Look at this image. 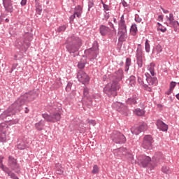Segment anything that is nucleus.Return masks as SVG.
Here are the masks:
<instances>
[{"label":"nucleus","instance_id":"cd10ccee","mask_svg":"<svg viewBox=\"0 0 179 179\" xmlns=\"http://www.w3.org/2000/svg\"><path fill=\"white\" fill-rule=\"evenodd\" d=\"M163 51V48L160 44H157L152 50V54L155 55H159L160 52Z\"/></svg>","mask_w":179,"mask_h":179},{"label":"nucleus","instance_id":"c03bdc74","mask_svg":"<svg viewBox=\"0 0 179 179\" xmlns=\"http://www.w3.org/2000/svg\"><path fill=\"white\" fill-rule=\"evenodd\" d=\"M162 170V173H164L165 174H170V173H171V171H170L167 166H163Z\"/></svg>","mask_w":179,"mask_h":179},{"label":"nucleus","instance_id":"f3484780","mask_svg":"<svg viewBox=\"0 0 179 179\" xmlns=\"http://www.w3.org/2000/svg\"><path fill=\"white\" fill-rule=\"evenodd\" d=\"M145 79L149 86H153L157 83V78L150 76L148 73H145Z\"/></svg>","mask_w":179,"mask_h":179},{"label":"nucleus","instance_id":"13d9d810","mask_svg":"<svg viewBox=\"0 0 179 179\" xmlns=\"http://www.w3.org/2000/svg\"><path fill=\"white\" fill-rule=\"evenodd\" d=\"M88 124H90V125H93L94 127V125H96V121L93 120H90L88 121Z\"/></svg>","mask_w":179,"mask_h":179},{"label":"nucleus","instance_id":"0e129e2a","mask_svg":"<svg viewBox=\"0 0 179 179\" xmlns=\"http://www.w3.org/2000/svg\"><path fill=\"white\" fill-rule=\"evenodd\" d=\"M172 92H173V90H171V88H169V90L166 92V94H167L168 96H170V94H171Z\"/></svg>","mask_w":179,"mask_h":179},{"label":"nucleus","instance_id":"7c9ffc66","mask_svg":"<svg viewBox=\"0 0 179 179\" xmlns=\"http://www.w3.org/2000/svg\"><path fill=\"white\" fill-rule=\"evenodd\" d=\"M155 66H156V64H155V63L152 62L147 67L148 71H149V72L151 73L152 76H155Z\"/></svg>","mask_w":179,"mask_h":179},{"label":"nucleus","instance_id":"3c124183","mask_svg":"<svg viewBox=\"0 0 179 179\" xmlns=\"http://www.w3.org/2000/svg\"><path fill=\"white\" fill-rule=\"evenodd\" d=\"M72 89V83H68L66 87V92H70Z\"/></svg>","mask_w":179,"mask_h":179},{"label":"nucleus","instance_id":"9d476101","mask_svg":"<svg viewBox=\"0 0 179 179\" xmlns=\"http://www.w3.org/2000/svg\"><path fill=\"white\" fill-rule=\"evenodd\" d=\"M77 78L79 82L83 83V85H85V83H87L89 80H90L89 76H87V74L83 71H79L78 72Z\"/></svg>","mask_w":179,"mask_h":179},{"label":"nucleus","instance_id":"4d7b16f0","mask_svg":"<svg viewBox=\"0 0 179 179\" xmlns=\"http://www.w3.org/2000/svg\"><path fill=\"white\" fill-rule=\"evenodd\" d=\"M8 176L9 177H10V178L14 179L15 178L16 174H15L14 173H13L12 171L10 173H8Z\"/></svg>","mask_w":179,"mask_h":179},{"label":"nucleus","instance_id":"09e8293b","mask_svg":"<svg viewBox=\"0 0 179 179\" xmlns=\"http://www.w3.org/2000/svg\"><path fill=\"white\" fill-rule=\"evenodd\" d=\"M138 83H139V85H145V77L143 76H138Z\"/></svg>","mask_w":179,"mask_h":179},{"label":"nucleus","instance_id":"473e14b6","mask_svg":"<svg viewBox=\"0 0 179 179\" xmlns=\"http://www.w3.org/2000/svg\"><path fill=\"white\" fill-rule=\"evenodd\" d=\"M131 63H132V60L131 59V58L127 57L125 62V68H124L125 72H128L129 71V66H131Z\"/></svg>","mask_w":179,"mask_h":179},{"label":"nucleus","instance_id":"864d4df0","mask_svg":"<svg viewBox=\"0 0 179 179\" xmlns=\"http://www.w3.org/2000/svg\"><path fill=\"white\" fill-rule=\"evenodd\" d=\"M176 85H177V83H176L174 81L171 82L169 89H171V90H173V89H174V87H176Z\"/></svg>","mask_w":179,"mask_h":179},{"label":"nucleus","instance_id":"c9c22d12","mask_svg":"<svg viewBox=\"0 0 179 179\" xmlns=\"http://www.w3.org/2000/svg\"><path fill=\"white\" fill-rule=\"evenodd\" d=\"M136 84V78H135V76H131L129 78V85L130 86H131V87H134V86H135V85Z\"/></svg>","mask_w":179,"mask_h":179},{"label":"nucleus","instance_id":"423d86ee","mask_svg":"<svg viewBox=\"0 0 179 179\" xmlns=\"http://www.w3.org/2000/svg\"><path fill=\"white\" fill-rule=\"evenodd\" d=\"M110 139L115 143L122 144L127 142V138L124 134L118 131H114L110 134Z\"/></svg>","mask_w":179,"mask_h":179},{"label":"nucleus","instance_id":"1a4fd4ad","mask_svg":"<svg viewBox=\"0 0 179 179\" xmlns=\"http://www.w3.org/2000/svg\"><path fill=\"white\" fill-rule=\"evenodd\" d=\"M150 162H152V159L149 156L141 155L137 158V164L140 167H147Z\"/></svg>","mask_w":179,"mask_h":179},{"label":"nucleus","instance_id":"8fccbe9b","mask_svg":"<svg viewBox=\"0 0 179 179\" xmlns=\"http://www.w3.org/2000/svg\"><path fill=\"white\" fill-rule=\"evenodd\" d=\"M66 30V25H62L59 28H57V31L61 33V31H65Z\"/></svg>","mask_w":179,"mask_h":179},{"label":"nucleus","instance_id":"5fc2aeb1","mask_svg":"<svg viewBox=\"0 0 179 179\" xmlns=\"http://www.w3.org/2000/svg\"><path fill=\"white\" fill-rule=\"evenodd\" d=\"M135 22H136L137 23H141V22H142V18H141L138 15H136Z\"/></svg>","mask_w":179,"mask_h":179},{"label":"nucleus","instance_id":"c85d7f7f","mask_svg":"<svg viewBox=\"0 0 179 179\" xmlns=\"http://www.w3.org/2000/svg\"><path fill=\"white\" fill-rule=\"evenodd\" d=\"M83 12V8H82V6H77L75 8L74 13H75V15H76L77 17H80L82 16Z\"/></svg>","mask_w":179,"mask_h":179},{"label":"nucleus","instance_id":"4c0bfd02","mask_svg":"<svg viewBox=\"0 0 179 179\" xmlns=\"http://www.w3.org/2000/svg\"><path fill=\"white\" fill-rule=\"evenodd\" d=\"M145 50L146 52H150V44L149 43V40L148 39H146L145 43Z\"/></svg>","mask_w":179,"mask_h":179},{"label":"nucleus","instance_id":"c756f323","mask_svg":"<svg viewBox=\"0 0 179 179\" xmlns=\"http://www.w3.org/2000/svg\"><path fill=\"white\" fill-rule=\"evenodd\" d=\"M145 113L146 110H145L144 108L141 109L139 108H137L134 110V114H136V115H138V117H142L145 115Z\"/></svg>","mask_w":179,"mask_h":179},{"label":"nucleus","instance_id":"052dcab7","mask_svg":"<svg viewBox=\"0 0 179 179\" xmlns=\"http://www.w3.org/2000/svg\"><path fill=\"white\" fill-rule=\"evenodd\" d=\"M122 6H124V8L128 7V3H127V1H125V0H122Z\"/></svg>","mask_w":179,"mask_h":179},{"label":"nucleus","instance_id":"ddd939ff","mask_svg":"<svg viewBox=\"0 0 179 179\" xmlns=\"http://www.w3.org/2000/svg\"><path fill=\"white\" fill-rule=\"evenodd\" d=\"M8 166L13 171L19 170V164H17V160L12 156L8 157Z\"/></svg>","mask_w":179,"mask_h":179},{"label":"nucleus","instance_id":"a18cd8bd","mask_svg":"<svg viewBox=\"0 0 179 179\" xmlns=\"http://www.w3.org/2000/svg\"><path fill=\"white\" fill-rule=\"evenodd\" d=\"M101 3L103 5L104 12H108L110 10V6L104 3V1L101 2Z\"/></svg>","mask_w":179,"mask_h":179},{"label":"nucleus","instance_id":"6e6d98bb","mask_svg":"<svg viewBox=\"0 0 179 179\" xmlns=\"http://www.w3.org/2000/svg\"><path fill=\"white\" fill-rule=\"evenodd\" d=\"M5 159V157L0 155V167L3 165V159Z\"/></svg>","mask_w":179,"mask_h":179},{"label":"nucleus","instance_id":"a878e982","mask_svg":"<svg viewBox=\"0 0 179 179\" xmlns=\"http://www.w3.org/2000/svg\"><path fill=\"white\" fill-rule=\"evenodd\" d=\"M118 30H127V24H125V18L124 17V15H122L120 17Z\"/></svg>","mask_w":179,"mask_h":179},{"label":"nucleus","instance_id":"412c9836","mask_svg":"<svg viewBox=\"0 0 179 179\" xmlns=\"http://www.w3.org/2000/svg\"><path fill=\"white\" fill-rule=\"evenodd\" d=\"M156 125L158 129H159V131H162L163 132H166L169 130V126L162 120H157Z\"/></svg>","mask_w":179,"mask_h":179},{"label":"nucleus","instance_id":"79ce46f5","mask_svg":"<svg viewBox=\"0 0 179 179\" xmlns=\"http://www.w3.org/2000/svg\"><path fill=\"white\" fill-rule=\"evenodd\" d=\"M108 19H110V13L107 11H104L103 17L102 18V20L107 21Z\"/></svg>","mask_w":179,"mask_h":179},{"label":"nucleus","instance_id":"58836bf2","mask_svg":"<svg viewBox=\"0 0 179 179\" xmlns=\"http://www.w3.org/2000/svg\"><path fill=\"white\" fill-rule=\"evenodd\" d=\"M100 172V168H99V166L97 165H94L93 166V169L92 171V174H99V173Z\"/></svg>","mask_w":179,"mask_h":179},{"label":"nucleus","instance_id":"4468645a","mask_svg":"<svg viewBox=\"0 0 179 179\" xmlns=\"http://www.w3.org/2000/svg\"><path fill=\"white\" fill-rule=\"evenodd\" d=\"M12 0H2L3 6L6 12L12 13L13 12V3Z\"/></svg>","mask_w":179,"mask_h":179},{"label":"nucleus","instance_id":"f8f14e48","mask_svg":"<svg viewBox=\"0 0 179 179\" xmlns=\"http://www.w3.org/2000/svg\"><path fill=\"white\" fill-rule=\"evenodd\" d=\"M146 129H148V125H146L145 123H143L139 127H132L131 129V132L133 134V135H139L141 132H144V131H146Z\"/></svg>","mask_w":179,"mask_h":179},{"label":"nucleus","instance_id":"6ab92c4d","mask_svg":"<svg viewBox=\"0 0 179 179\" xmlns=\"http://www.w3.org/2000/svg\"><path fill=\"white\" fill-rule=\"evenodd\" d=\"M122 78H124V71L122 69H119L113 74V80H115V82L119 83L122 80Z\"/></svg>","mask_w":179,"mask_h":179},{"label":"nucleus","instance_id":"a211bd4d","mask_svg":"<svg viewBox=\"0 0 179 179\" xmlns=\"http://www.w3.org/2000/svg\"><path fill=\"white\" fill-rule=\"evenodd\" d=\"M117 34L119 35L118 40L120 43L127 41V38H128V31L127 29H118Z\"/></svg>","mask_w":179,"mask_h":179},{"label":"nucleus","instance_id":"6e6552de","mask_svg":"<svg viewBox=\"0 0 179 179\" xmlns=\"http://www.w3.org/2000/svg\"><path fill=\"white\" fill-rule=\"evenodd\" d=\"M9 132V127L6 123L0 124V142H6V136Z\"/></svg>","mask_w":179,"mask_h":179},{"label":"nucleus","instance_id":"aec40b11","mask_svg":"<svg viewBox=\"0 0 179 179\" xmlns=\"http://www.w3.org/2000/svg\"><path fill=\"white\" fill-rule=\"evenodd\" d=\"M167 22H169V26H172L173 27H176V25L178 26V21L176 20L174 18V15L173 13H170L169 16L166 15Z\"/></svg>","mask_w":179,"mask_h":179},{"label":"nucleus","instance_id":"774afa93","mask_svg":"<svg viewBox=\"0 0 179 179\" xmlns=\"http://www.w3.org/2000/svg\"><path fill=\"white\" fill-rule=\"evenodd\" d=\"M162 12H163V13H165V14H167V13H169V10H166V9H164V8H162Z\"/></svg>","mask_w":179,"mask_h":179},{"label":"nucleus","instance_id":"e433bc0d","mask_svg":"<svg viewBox=\"0 0 179 179\" xmlns=\"http://www.w3.org/2000/svg\"><path fill=\"white\" fill-rule=\"evenodd\" d=\"M56 173L57 174H63L64 171L62 170V166H61V164H56Z\"/></svg>","mask_w":179,"mask_h":179},{"label":"nucleus","instance_id":"72a5a7b5","mask_svg":"<svg viewBox=\"0 0 179 179\" xmlns=\"http://www.w3.org/2000/svg\"><path fill=\"white\" fill-rule=\"evenodd\" d=\"M130 31L131 32L132 36H136V33H138V26L136 24H131Z\"/></svg>","mask_w":179,"mask_h":179},{"label":"nucleus","instance_id":"49530a36","mask_svg":"<svg viewBox=\"0 0 179 179\" xmlns=\"http://www.w3.org/2000/svg\"><path fill=\"white\" fill-rule=\"evenodd\" d=\"M85 65H86V62H79L78 64V67L79 68V69H83V68H85Z\"/></svg>","mask_w":179,"mask_h":179},{"label":"nucleus","instance_id":"39448f33","mask_svg":"<svg viewBox=\"0 0 179 179\" xmlns=\"http://www.w3.org/2000/svg\"><path fill=\"white\" fill-rule=\"evenodd\" d=\"M85 55L90 61L96 59L99 55V43L94 41L92 47L85 50Z\"/></svg>","mask_w":179,"mask_h":179},{"label":"nucleus","instance_id":"f257e3e1","mask_svg":"<svg viewBox=\"0 0 179 179\" xmlns=\"http://www.w3.org/2000/svg\"><path fill=\"white\" fill-rule=\"evenodd\" d=\"M38 96V94L34 91H30L25 93L24 95L19 97L7 110H4L0 115V120H6L8 117L15 115L16 113L22 110V106H24L27 103L33 101Z\"/></svg>","mask_w":179,"mask_h":179},{"label":"nucleus","instance_id":"a19ab883","mask_svg":"<svg viewBox=\"0 0 179 179\" xmlns=\"http://www.w3.org/2000/svg\"><path fill=\"white\" fill-rule=\"evenodd\" d=\"M36 12L37 15H41V12H43V7L40 5H37L36 7Z\"/></svg>","mask_w":179,"mask_h":179},{"label":"nucleus","instance_id":"e2e57ef3","mask_svg":"<svg viewBox=\"0 0 179 179\" xmlns=\"http://www.w3.org/2000/svg\"><path fill=\"white\" fill-rule=\"evenodd\" d=\"M127 156L130 159V160H134V155H132V154H129L127 152Z\"/></svg>","mask_w":179,"mask_h":179},{"label":"nucleus","instance_id":"0eeeda50","mask_svg":"<svg viewBox=\"0 0 179 179\" xmlns=\"http://www.w3.org/2000/svg\"><path fill=\"white\" fill-rule=\"evenodd\" d=\"M136 64L138 65V69L143 66V52L142 50V45L138 44L137 50L136 51Z\"/></svg>","mask_w":179,"mask_h":179},{"label":"nucleus","instance_id":"bf43d9fd","mask_svg":"<svg viewBox=\"0 0 179 179\" xmlns=\"http://www.w3.org/2000/svg\"><path fill=\"white\" fill-rule=\"evenodd\" d=\"M27 3V0H22L20 2L21 6H26Z\"/></svg>","mask_w":179,"mask_h":179},{"label":"nucleus","instance_id":"dca6fc26","mask_svg":"<svg viewBox=\"0 0 179 179\" xmlns=\"http://www.w3.org/2000/svg\"><path fill=\"white\" fill-rule=\"evenodd\" d=\"M112 107L119 111V113H125V110H127V106L121 102H115L112 104Z\"/></svg>","mask_w":179,"mask_h":179},{"label":"nucleus","instance_id":"de8ad7c7","mask_svg":"<svg viewBox=\"0 0 179 179\" xmlns=\"http://www.w3.org/2000/svg\"><path fill=\"white\" fill-rule=\"evenodd\" d=\"M94 6V1L93 0H88V10Z\"/></svg>","mask_w":179,"mask_h":179},{"label":"nucleus","instance_id":"20e7f679","mask_svg":"<svg viewBox=\"0 0 179 179\" xmlns=\"http://www.w3.org/2000/svg\"><path fill=\"white\" fill-rule=\"evenodd\" d=\"M120 89H121L120 83L113 80L105 86L103 93L107 94L108 97H115L117 96V90H120Z\"/></svg>","mask_w":179,"mask_h":179},{"label":"nucleus","instance_id":"338daca9","mask_svg":"<svg viewBox=\"0 0 179 179\" xmlns=\"http://www.w3.org/2000/svg\"><path fill=\"white\" fill-rule=\"evenodd\" d=\"M108 25L110 26V27H112V29H115V28L114 27V24H113V22H108Z\"/></svg>","mask_w":179,"mask_h":179},{"label":"nucleus","instance_id":"2f4dec72","mask_svg":"<svg viewBox=\"0 0 179 179\" xmlns=\"http://www.w3.org/2000/svg\"><path fill=\"white\" fill-rule=\"evenodd\" d=\"M83 96L84 99H86V100H88V101H92V97H90V95L89 94V88H84Z\"/></svg>","mask_w":179,"mask_h":179},{"label":"nucleus","instance_id":"393cba45","mask_svg":"<svg viewBox=\"0 0 179 179\" xmlns=\"http://www.w3.org/2000/svg\"><path fill=\"white\" fill-rule=\"evenodd\" d=\"M45 127V120H41L35 124V128L37 131H43Z\"/></svg>","mask_w":179,"mask_h":179},{"label":"nucleus","instance_id":"9b49d317","mask_svg":"<svg viewBox=\"0 0 179 179\" xmlns=\"http://www.w3.org/2000/svg\"><path fill=\"white\" fill-rule=\"evenodd\" d=\"M152 143H153V138L151 136H145L143 141L142 146L143 149H152Z\"/></svg>","mask_w":179,"mask_h":179},{"label":"nucleus","instance_id":"2eb2a0df","mask_svg":"<svg viewBox=\"0 0 179 179\" xmlns=\"http://www.w3.org/2000/svg\"><path fill=\"white\" fill-rule=\"evenodd\" d=\"M138 101H139V94L134 93L127 99L126 103L129 106H135V104H138Z\"/></svg>","mask_w":179,"mask_h":179},{"label":"nucleus","instance_id":"37998d69","mask_svg":"<svg viewBox=\"0 0 179 179\" xmlns=\"http://www.w3.org/2000/svg\"><path fill=\"white\" fill-rule=\"evenodd\" d=\"M0 169H1V170H3V171H4V173H6V174H8V176L9 175V173L11 172V171H9V168H8L3 165L0 166Z\"/></svg>","mask_w":179,"mask_h":179},{"label":"nucleus","instance_id":"f03ea898","mask_svg":"<svg viewBox=\"0 0 179 179\" xmlns=\"http://www.w3.org/2000/svg\"><path fill=\"white\" fill-rule=\"evenodd\" d=\"M50 114L48 113H43L42 117L47 122H58V121H61V110L62 108L61 106H58V105L54 104L52 106H50L49 108Z\"/></svg>","mask_w":179,"mask_h":179},{"label":"nucleus","instance_id":"680f3d73","mask_svg":"<svg viewBox=\"0 0 179 179\" xmlns=\"http://www.w3.org/2000/svg\"><path fill=\"white\" fill-rule=\"evenodd\" d=\"M75 17H76V14H75L74 13L73 15L70 16V22H73V20H75Z\"/></svg>","mask_w":179,"mask_h":179},{"label":"nucleus","instance_id":"bb28decb","mask_svg":"<svg viewBox=\"0 0 179 179\" xmlns=\"http://www.w3.org/2000/svg\"><path fill=\"white\" fill-rule=\"evenodd\" d=\"M28 146L23 140H19L17 143V148L20 150H24V149H27Z\"/></svg>","mask_w":179,"mask_h":179},{"label":"nucleus","instance_id":"69168bd1","mask_svg":"<svg viewBox=\"0 0 179 179\" xmlns=\"http://www.w3.org/2000/svg\"><path fill=\"white\" fill-rule=\"evenodd\" d=\"M17 64H13L11 71L13 72V71H15V69L17 68Z\"/></svg>","mask_w":179,"mask_h":179},{"label":"nucleus","instance_id":"5701e85b","mask_svg":"<svg viewBox=\"0 0 179 179\" xmlns=\"http://www.w3.org/2000/svg\"><path fill=\"white\" fill-rule=\"evenodd\" d=\"M153 162L155 163H162L164 160V156L162 152H157L152 157Z\"/></svg>","mask_w":179,"mask_h":179},{"label":"nucleus","instance_id":"4be33fe9","mask_svg":"<svg viewBox=\"0 0 179 179\" xmlns=\"http://www.w3.org/2000/svg\"><path fill=\"white\" fill-rule=\"evenodd\" d=\"M26 40H27L28 42H26V41H23V42H21L20 43H18L20 47H26L24 45V44H26L27 45V48H29V47H30V41H31V40H33V35H31V34H26Z\"/></svg>","mask_w":179,"mask_h":179},{"label":"nucleus","instance_id":"ea45409f","mask_svg":"<svg viewBox=\"0 0 179 179\" xmlns=\"http://www.w3.org/2000/svg\"><path fill=\"white\" fill-rule=\"evenodd\" d=\"M6 121L8 122V125H15L19 123V119H13Z\"/></svg>","mask_w":179,"mask_h":179},{"label":"nucleus","instance_id":"b1692460","mask_svg":"<svg viewBox=\"0 0 179 179\" xmlns=\"http://www.w3.org/2000/svg\"><path fill=\"white\" fill-rule=\"evenodd\" d=\"M111 31V29L110 27L106 26V25H101L99 27V33L101 36H107L108 33Z\"/></svg>","mask_w":179,"mask_h":179},{"label":"nucleus","instance_id":"7ed1b4c3","mask_svg":"<svg viewBox=\"0 0 179 179\" xmlns=\"http://www.w3.org/2000/svg\"><path fill=\"white\" fill-rule=\"evenodd\" d=\"M80 47H82V39L78 36L73 35L67 38L66 48L69 54H75V52H78Z\"/></svg>","mask_w":179,"mask_h":179},{"label":"nucleus","instance_id":"603ef678","mask_svg":"<svg viewBox=\"0 0 179 179\" xmlns=\"http://www.w3.org/2000/svg\"><path fill=\"white\" fill-rule=\"evenodd\" d=\"M158 30H159L160 31H162V33H166V31H167V28L163 27V25H162V27H158Z\"/></svg>","mask_w":179,"mask_h":179},{"label":"nucleus","instance_id":"f704fd0d","mask_svg":"<svg viewBox=\"0 0 179 179\" xmlns=\"http://www.w3.org/2000/svg\"><path fill=\"white\" fill-rule=\"evenodd\" d=\"M113 153L117 157H122V156H127L128 151H114Z\"/></svg>","mask_w":179,"mask_h":179}]
</instances>
